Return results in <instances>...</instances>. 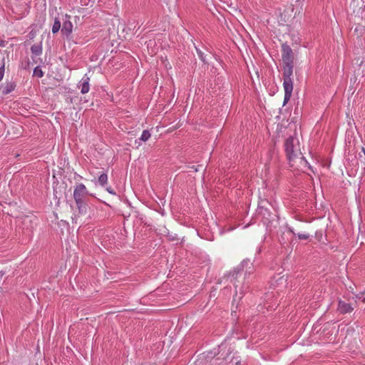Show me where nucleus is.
<instances>
[{
    "mask_svg": "<svg viewBox=\"0 0 365 365\" xmlns=\"http://www.w3.org/2000/svg\"><path fill=\"white\" fill-rule=\"evenodd\" d=\"M294 140L295 138L293 136H289L284 142L285 153L289 162H292L298 158V154L294 150Z\"/></svg>",
    "mask_w": 365,
    "mask_h": 365,
    "instance_id": "obj_5",
    "label": "nucleus"
},
{
    "mask_svg": "<svg viewBox=\"0 0 365 365\" xmlns=\"http://www.w3.org/2000/svg\"><path fill=\"white\" fill-rule=\"evenodd\" d=\"M281 52L283 87L284 89L283 106H285L290 100L293 91L292 76L293 75L294 53L287 43H282Z\"/></svg>",
    "mask_w": 365,
    "mask_h": 365,
    "instance_id": "obj_1",
    "label": "nucleus"
},
{
    "mask_svg": "<svg viewBox=\"0 0 365 365\" xmlns=\"http://www.w3.org/2000/svg\"><path fill=\"white\" fill-rule=\"evenodd\" d=\"M300 157H299V159L300 160L301 164H304V165H307L308 164L307 160L305 159L304 156L302 155L301 153H299Z\"/></svg>",
    "mask_w": 365,
    "mask_h": 365,
    "instance_id": "obj_21",
    "label": "nucleus"
},
{
    "mask_svg": "<svg viewBox=\"0 0 365 365\" xmlns=\"http://www.w3.org/2000/svg\"><path fill=\"white\" fill-rule=\"evenodd\" d=\"M108 182V175L106 173H102L98 177V182L101 186H105Z\"/></svg>",
    "mask_w": 365,
    "mask_h": 365,
    "instance_id": "obj_15",
    "label": "nucleus"
},
{
    "mask_svg": "<svg viewBox=\"0 0 365 365\" xmlns=\"http://www.w3.org/2000/svg\"><path fill=\"white\" fill-rule=\"evenodd\" d=\"M150 138V133L149 132V130H144L143 131V133L140 136V138H139L140 140L141 141H143V142H145L147 141L149 138Z\"/></svg>",
    "mask_w": 365,
    "mask_h": 365,
    "instance_id": "obj_16",
    "label": "nucleus"
},
{
    "mask_svg": "<svg viewBox=\"0 0 365 365\" xmlns=\"http://www.w3.org/2000/svg\"><path fill=\"white\" fill-rule=\"evenodd\" d=\"M43 75H44V73L39 66H36L34 68V71H33L34 76H36L38 78H41L43 76Z\"/></svg>",
    "mask_w": 365,
    "mask_h": 365,
    "instance_id": "obj_14",
    "label": "nucleus"
},
{
    "mask_svg": "<svg viewBox=\"0 0 365 365\" xmlns=\"http://www.w3.org/2000/svg\"><path fill=\"white\" fill-rule=\"evenodd\" d=\"M287 278L284 276H280V274H277V276L273 277L270 279V286L274 288H280L285 287L287 285Z\"/></svg>",
    "mask_w": 365,
    "mask_h": 365,
    "instance_id": "obj_6",
    "label": "nucleus"
},
{
    "mask_svg": "<svg viewBox=\"0 0 365 365\" xmlns=\"http://www.w3.org/2000/svg\"><path fill=\"white\" fill-rule=\"evenodd\" d=\"M270 207H272V205L268 200H262L259 201L257 210L258 215H262L263 219H264L267 223L274 221V217H276L275 213L271 211L269 208Z\"/></svg>",
    "mask_w": 365,
    "mask_h": 365,
    "instance_id": "obj_3",
    "label": "nucleus"
},
{
    "mask_svg": "<svg viewBox=\"0 0 365 365\" xmlns=\"http://www.w3.org/2000/svg\"><path fill=\"white\" fill-rule=\"evenodd\" d=\"M89 199L75 201L78 214L80 215H85L88 213Z\"/></svg>",
    "mask_w": 365,
    "mask_h": 365,
    "instance_id": "obj_9",
    "label": "nucleus"
},
{
    "mask_svg": "<svg viewBox=\"0 0 365 365\" xmlns=\"http://www.w3.org/2000/svg\"><path fill=\"white\" fill-rule=\"evenodd\" d=\"M66 17L68 19L63 22L62 28H61V34L65 36L66 38H68L73 31V24L69 20L70 16L68 15H66Z\"/></svg>",
    "mask_w": 365,
    "mask_h": 365,
    "instance_id": "obj_8",
    "label": "nucleus"
},
{
    "mask_svg": "<svg viewBox=\"0 0 365 365\" xmlns=\"http://www.w3.org/2000/svg\"><path fill=\"white\" fill-rule=\"evenodd\" d=\"M16 87V83L14 81L6 83L4 88L2 90L3 95H8L11 93Z\"/></svg>",
    "mask_w": 365,
    "mask_h": 365,
    "instance_id": "obj_11",
    "label": "nucleus"
},
{
    "mask_svg": "<svg viewBox=\"0 0 365 365\" xmlns=\"http://www.w3.org/2000/svg\"><path fill=\"white\" fill-rule=\"evenodd\" d=\"M255 259L252 261L250 260V259H243L241 263L235 268L232 271H231L228 274V279H230V282L234 284L235 288L237 287V285L236 284L237 275L243 270L245 271V276L250 275L252 274L255 271V267L253 265Z\"/></svg>",
    "mask_w": 365,
    "mask_h": 365,
    "instance_id": "obj_2",
    "label": "nucleus"
},
{
    "mask_svg": "<svg viewBox=\"0 0 365 365\" xmlns=\"http://www.w3.org/2000/svg\"><path fill=\"white\" fill-rule=\"evenodd\" d=\"M106 190L110 193V194H112V195H116L115 192L114 191V190L111 187H106Z\"/></svg>",
    "mask_w": 365,
    "mask_h": 365,
    "instance_id": "obj_22",
    "label": "nucleus"
},
{
    "mask_svg": "<svg viewBox=\"0 0 365 365\" xmlns=\"http://www.w3.org/2000/svg\"><path fill=\"white\" fill-rule=\"evenodd\" d=\"M288 231H289V232H291L292 234L294 235H296V233L294 232V231L293 228H292V227H289V228H288Z\"/></svg>",
    "mask_w": 365,
    "mask_h": 365,
    "instance_id": "obj_23",
    "label": "nucleus"
},
{
    "mask_svg": "<svg viewBox=\"0 0 365 365\" xmlns=\"http://www.w3.org/2000/svg\"><path fill=\"white\" fill-rule=\"evenodd\" d=\"M297 237L299 240H307L309 238L310 235L309 234L305 233H298Z\"/></svg>",
    "mask_w": 365,
    "mask_h": 365,
    "instance_id": "obj_18",
    "label": "nucleus"
},
{
    "mask_svg": "<svg viewBox=\"0 0 365 365\" xmlns=\"http://www.w3.org/2000/svg\"><path fill=\"white\" fill-rule=\"evenodd\" d=\"M61 21L59 20V19L58 17H56L54 19L53 26H52V29H51L52 33L53 34L58 33L61 29Z\"/></svg>",
    "mask_w": 365,
    "mask_h": 365,
    "instance_id": "obj_13",
    "label": "nucleus"
},
{
    "mask_svg": "<svg viewBox=\"0 0 365 365\" xmlns=\"http://www.w3.org/2000/svg\"><path fill=\"white\" fill-rule=\"evenodd\" d=\"M92 195H93L89 192L86 185L83 183H78L74 187L73 194L74 201L89 199V196Z\"/></svg>",
    "mask_w": 365,
    "mask_h": 365,
    "instance_id": "obj_4",
    "label": "nucleus"
},
{
    "mask_svg": "<svg viewBox=\"0 0 365 365\" xmlns=\"http://www.w3.org/2000/svg\"><path fill=\"white\" fill-rule=\"evenodd\" d=\"M5 72V58H3L1 60V65L0 66V82L2 81Z\"/></svg>",
    "mask_w": 365,
    "mask_h": 365,
    "instance_id": "obj_17",
    "label": "nucleus"
},
{
    "mask_svg": "<svg viewBox=\"0 0 365 365\" xmlns=\"http://www.w3.org/2000/svg\"><path fill=\"white\" fill-rule=\"evenodd\" d=\"M30 64V61L28 59L24 63H22L21 68L25 70L29 69Z\"/></svg>",
    "mask_w": 365,
    "mask_h": 365,
    "instance_id": "obj_20",
    "label": "nucleus"
},
{
    "mask_svg": "<svg viewBox=\"0 0 365 365\" xmlns=\"http://www.w3.org/2000/svg\"><path fill=\"white\" fill-rule=\"evenodd\" d=\"M354 310V307L350 303H346L341 299L338 300L336 311L341 314L351 313Z\"/></svg>",
    "mask_w": 365,
    "mask_h": 365,
    "instance_id": "obj_7",
    "label": "nucleus"
},
{
    "mask_svg": "<svg viewBox=\"0 0 365 365\" xmlns=\"http://www.w3.org/2000/svg\"><path fill=\"white\" fill-rule=\"evenodd\" d=\"M89 81L90 78L86 74L78 83V88H81V93L82 94L88 93L90 90Z\"/></svg>",
    "mask_w": 365,
    "mask_h": 365,
    "instance_id": "obj_10",
    "label": "nucleus"
},
{
    "mask_svg": "<svg viewBox=\"0 0 365 365\" xmlns=\"http://www.w3.org/2000/svg\"><path fill=\"white\" fill-rule=\"evenodd\" d=\"M42 46L41 44H34L31 47V53L35 56H40L42 53Z\"/></svg>",
    "mask_w": 365,
    "mask_h": 365,
    "instance_id": "obj_12",
    "label": "nucleus"
},
{
    "mask_svg": "<svg viewBox=\"0 0 365 365\" xmlns=\"http://www.w3.org/2000/svg\"><path fill=\"white\" fill-rule=\"evenodd\" d=\"M197 55H198V57L200 58V59L202 62L206 63L205 56L204 53L198 49H197Z\"/></svg>",
    "mask_w": 365,
    "mask_h": 365,
    "instance_id": "obj_19",
    "label": "nucleus"
}]
</instances>
